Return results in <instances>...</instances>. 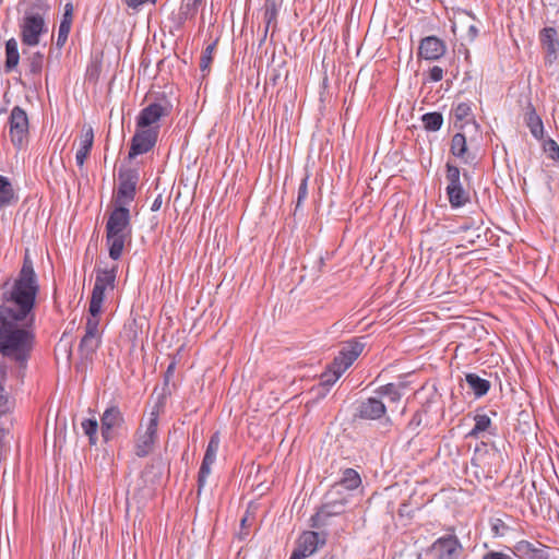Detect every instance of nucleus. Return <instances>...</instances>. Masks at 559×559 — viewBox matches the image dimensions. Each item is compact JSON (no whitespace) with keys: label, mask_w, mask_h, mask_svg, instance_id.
Listing matches in <instances>:
<instances>
[{"label":"nucleus","mask_w":559,"mask_h":559,"mask_svg":"<svg viewBox=\"0 0 559 559\" xmlns=\"http://www.w3.org/2000/svg\"><path fill=\"white\" fill-rule=\"evenodd\" d=\"M290 559H304L301 556H299V554H296L295 551L293 552Z\"/></svg>","instance_id":"5fc2aeb1"},{"label":"nucleus","mask_w":559,"mask_h":559,"mask_svg":"<svg viewBox=\"0 0 559 559\" xmlns=\"http://www.w3.org/2000/svg\"><path fill=\"white\" fill-rule=\"evenodd\" d=\"M483 559H512V556L509 554H504V552L490 551V552H487L483 557Z\"/></svg>","instance_id":"37998d69"},{"label":"nucleus","mask_w":559,"mask_h":559,"mask_svg":"<svg viewBox=\"0 0 559 559\" xmlns=\"http://www.w3.org/2000/svg\"><path fill=\"white\" fill-rule=\"evenodd\" d=\"M45 21L38 14H32L24 17L22 24V41L28 46H35L39 43V36L45 32Z\"/></svg>","instance_id":"f8f14e48"},{"label":"nucleus","mask_w":559,"mask_h":559,"mask_svg":"<svg viewBox=\"0 0 559 559\" xmlns=\"http://www.w3.org/2000/svg\"><path fill=\"white\" fill-rule=\"evenodd\" d=\"M425 129L429 131H437L441 128L443 118L439 112H429L423 116Z\"/></svg>","instance_id":"72a5a7b5"},{"label":"nucleus","mask_w":559,"mask_h":559,"mask_svg":"<svg viewBox=\"0 0 559 559\" xmlns=\"http://www.w3.org/2000/svg\"><path fill=\"white\" fill-rule=\"evenodd\" d=\"M490 426V418L487 415L475 416V427L469 432V436L476 437L479 432L485 431Z\"/></svg>","instance_id":"e433bc0d"},{"label":"nucleus","mask_w":559,"mask_h":559,"mask_svg":"<svg viewBox=\"0 0 559 559\" xmlns=\"http://www.w3.org/2000/svg\"><path fill=\"white\" fill-rule=\"evenodd\" d=\"M138 177L134 174L120 176V183L118 189L117 202L119 206H124L133 200L135 194V187Z\"/></svg>","instance_id":"6ab92c4d"},{"label":"nucleus","mask_w":559,"mask_h":559,"mask_svg":"<svg viewBox=\"0 0 559 559\" xmlns=\"http://www.w3.org/2000/svg\"><path fill=\"white\" fill-rule=\"evenodd\" d=\"M545 151L552 159L559 160V146L554 140H548L546 142Z\"/></svg>","instance_id":"79ce46f5"},{"label":"nucleus","mask_w":559,"mask_h":559,"mask_svg":"<svg viewBox=\"0 0 559 559\" xmlns=\"http://www.w3.org/2000/svg\"><path fill=\"white\" fill-rule=\"evenodd\" d=\"M540 40L548 53L555 55L559 48L557 32L552 27H546L542 31Z\"/></svg>","instance_id":"393cba45"},{"label":"nucleus","mask_w":559,"mask_h":559,"mask_svg":"<svg viewBox=\"0 0 559 559\" xmlns=\"http://www.w3.org/2000/svg\"><path fill=\"white\" fill-rule=\"evenodd\" d=\"M478 35V29L475 25H471L467 29V36L469 40H474Z\"/></svg>","instance_id":"49530a36"},{"label":"nucleus","mask_w":559,"mask_h":559,"mask_svg":"<svg viewBox=\"0 0 559 559\" xmlns=\"http://www.w3.org/2000/svg\"><path fill=\"white\" fill-rule=\"evenodd\" d=\"M307 194H308V176H306L299 185L298 197H297V202H296V210L300 207L302 201L307 198Z\"/></svg>","instance_id":"ea45409f"},{"label":"nucleus","mask_w":559,"mask_h":559,"mask_svg":"<svg viewBox=\"0 0 559 559\" xmlns=\"http://www.w3.org/2000/svg\"><path fill=\"white\" fill-rule=\"evenodd\" d=\"M445 52L442 40L435 36H428L420 41L419 56L426 60H437Z\"/></svg>","instance_id":"f3484780"},{"label":"nucleus","mask_w":559,"mask_h":559,"mask_svg":"<svg viewBox=\"0 0 559 559\" xmlns=\"http://www.w3.org/2000/svg\"><path fill=\"white\" fill-rule=\"evenodd\" d=\"M527 126L535 138L539 139L543 135V122L535 112L528 115Z\"/></svg>","instance_id":"c9c22d12"},{"label":"nucleus","mask_w":559,"mask_h":559,"mask_svg":"<svg viewBox=\"0 0 559 559\" xmlns=\"http://www.w3.org/2000/svg\"><path fill=\"white\" fill-rule=\"evenodd\" d=\"M162 409L163 402L159 401L152 408L147 420L141 424L135 442V454L138 456H146L153 451L157 440V425Z\"/></svg>","instance_id":"7ed1b4c3"},{"label":"nucleus","mask_w":559,"mask_h":559,"mask_svg":"<svg viewBox=\"0 0 559 559\" xmlns=\"http://www.w3.org/2000/svg\"><path fill=\"white\" fill-rule=\"evenodd\" d=\"M102 435L106 441L111 438V431L121 427L123 424V416L120 409L116 406L109 407L102 416Z\"/></svg>","instance_id":"a211bd4d"},{"label":"nucleus","mask_w":559,"mask_h":559,"mask_svg":"<svg viewBox=\"0 0 559 559\" xmlns=\"http://www.w3.org/2000/svg\"><path fill=\"white\" fill-rule=\"evenodd\" d=\"M337 379H335V374H334V371L332 370V374L328 373V374H324L323 376V383L324 384H332L336 381Z\"/></svg>","instance_id":"09e8293b"},{"label":"nucleus","mask_w":559,"mask_h":559,"mask_svg":"<svg viewBox=\"0 0 559 559\" xmlns=\"http://www.w3.org/2000/svg\"><path fill=\"white\" fill-rule=\"evenodd\" d=\"M162 203H163V198H162V195L159 194V195L154 200V202H153V204H152V206H151V210H152L153 212L158 211V210L160 209V206H162Z\"/></svg>","instance_id":"de8ad7c7"},{"label":"nucleus","mask_w":559,"mask_h":559,"mask_svg":"<svg viewBox=\"0 0 559 559\" xmlns=\"http://www.w3.org/2000/svg\"><path fill=\"white\" fill-rule=\"evenodd\" d=\"M10 136L12 143L17 147H21L28 136L27 115L17 106L12 109L10 115Z\"/></svg>","instance_id":"423d86ee"},{"label":"nucleus","mask_w":559,"mask_h":559,"mask_svg":"<svg viewBox=\"0 0 559 559\" xmlns=\"http://www.w3.org/2000/svg\"><path fill=\"white\" fill-rule=\"evenodd\" d=\"M117 269V265H114L111 269H99L96 271L95 285L88 308L91 314H99L102 312L105 292L115 289Z\"/></svg>","instance_id":"20e7f679"},{"label":"nucleus","mask_w":559,"mask_h":559,"mask_svg":"<svg viewBox=\"0 0 559 559\" xmlns=\"http://www.w3.org/2000/svg\"><path fill=\"white\" fill-rule=\"evenodd\" d=\"M447 179L449 183H459L460 180V169L456 166L451 164H447Z\"/></svg>","instance_id":"a19ab883"},{"label":"nucleus","mask_w":559,"mask_h":559,"mask_svg":"<svg viewBox=\"0 0 559 559\" xmlns=\"http://www.w3.org/2000/svg\"><path fill=\"white\" fill-rule=\"evenodd\" d=\"M201 19H202L203 22H205V14H204V12H202Z\"/></svg>","instance_id":"6e6d98bb"},{"label":"nucleus","mask_w":559,"mask_h":559,"mask_svg":"<svg viewBox=\"0 0 559 559\" xmlns=\"http://www.w3.org/2000/svg\"><path fill=\"white\" fill-rule=\"evenodd\" d=\"M202 1L203 0H182L179 11V19L187 20L189 17H192L197 13L198 8L202 3Z\"/></svg>","instance_id":"473e14b6"},{"label":"nucleus","mask_w":559,"mask_h":559,"mask_svg":"<svg viewBox=\"0 0 559 559\" xmlns=\"http://www.w3.org/2000/svg\"><path fill=\"white\" fill-rule=\"evenodd\" d=\"M447 192L449 195V201L453 207L462 206L469 201V194L463 189L461 182L449 183L447 187Z\"/></svg>","instance_id":"5701e85b"},{"label":"nucleus","mask_w":559,"mask_h":559,"mask_svg":"<svg viewBox=\"0 0 559 559\" xmlns=\"http://www.w3.org/2000/svg\"><path fill=\"white\" fill-rule=\"evenodd\" d=\"M158 136L157 128H138L133 135L129 158L148 152L156 143Z\"/></svg>","instance_id":"0eeeda50"},{"label":"nucleus","mask_w":559,"mask_h":559,"mask_svg":"<svg viewBox=\"0 0 559 559\" xmlns=\"http://www.w3.org/2000/svg\"><path fill=\"white\" fill-rule=\"evenodd\" d=\"M5 53H7L5 67L8 70H12L17 66L19 59H20L19 50H17V43L14 39H10L7 41Z\"/></svg>","instance_id":"c756f323"},{"label":"nucleus","mask_w":559,"mask_h":559,"mask_svg":"<svg viewBox=\"0 0 559 559\" xmlns=\"http://www.w3.org/2000/svg\"><path fill=\"white\" fill-rule=\"evenodd\" d=\"M174 368H175V364L171 362L168 368H167V371H166V380L169 378V376L173 373L174 371Z\"/></svg>","instance_id":"603ef678"},{"label":"nucleus","mask_w":559,"mask_h":559,"mask_svg":"<svg viewBox=\"0 0 559 559\" xmlns=\"http://www.w3.org/2000/svg\"><path fill=\"white\" fill-rule=\"evenodd\" d=\"M451 152L454 156H457L465 162L468 160V156H466L467 153V145H466V139L462 133H456L453 135L451 141Z\"/></svg>","instance_id":"c85d7f7f"},{"label":"nucleus","mask_w":559,"mask_h":559,"mask_svg":"<svg viewBox=\"0 0 559 559\" xmlns=\"http://www.w3.org/2000/svg\"><path fill=\"white\" fill-rule=\"evenodd\" d=\"M361 483L359 474L353 469L347 468L343 472V476L338 483H336L334 486H338V490L344 487L347 490H354L356 489Z\"/></svg>","instance_id":"a878e982"},{"label":"nucleus","mask_w":559,"mask_h":559,"mask_svg":"<svg viewBox=\"0 0 559 559\" xmlns=\"http://www.w3.org/2000/svg\"><path fill=\"white\" fill-rule=\"evenodd\" d=\"M443 72L439 67H433L430 71V78L432 81L438 82L442 79Z\"/></svg>","instance_id":"a18cd8bd"},{"label":"nucleus","mask_w":559,"mask_h":559,"mask_svg":"<svg viewBox=\"0 0 559 559\" xmlns=\"http://www.w3.org/2000/svg\"><path fill=\"white\" fill-rule=\"evenodd\" d=\"M364 349V345L359 342L349 343L345 346L335 357L333 361V371L335 374V379H338L343 372L347 370L352 366V364L358 358Z\"/></svg>","instance_id":"9d476101"},{"label":"nucleus","mask_w":559,"mask_h":559,"mask_svg":"<svg viewBox=\"0 0 559 559\" xmlns=\"http://www.w3.org/2000/svg\"><path fill=\"white\" fill-rule=\"evenodd\" d=\"M248 522H249V516L246 515L241 519V526L242 527H246L248 525Z\"/></svg>","instance_id":"864d4df0"},{"label":"nucleus","mask_w":559,"mask_h":559,"mask_svg":"<svg viewBox=\"0 0 559 559\" xmlns=\"http://www.w3.org/2000/svg\"><path fill=\"white\" fill-rule=\"evenodd\" d=\"M94 142V131L91 126H83L81 138H80V147L75 155L76 164L82 167L87 158L90 151L93 146Z\"/></svg>","instance_id":"412c9836"},{"label":"nucleus","mask_w":559,"mask_h":559,"mask_svg":"<svg viewBox=\"0 0 559 559\" xmlns=\"http://www.w3.org/2000/svg\"><path fill=\"white\" fill-rule=\"evenodd\" d=\"M130 236V213L126 206L116 207L106 224V241L109 257L118 260L123 251L124 242Z\"/></svg>","instance_id":"f03ea898"},{"label":"nucleus","mask_w":559,"mask_h":559,"mask_svg":"<svg viewBox=\"0 0 559 559\" xmlns=\"http://www.w3.org/2000/svg\"><path fill=\"white\" fill-rule=\"evenodd\" d=\"M385 414V406L382 401L370 397L359 405V417L364 419L374 420L381 418Z\"/></svg>","instance_id":"aec40b11"},{"label":"nucleus","mask_w":559,"mask_h":559,"mask_svg":"<svg viewBox=\"0 0 559 559\" xmlns=\"http://www.w3.org/2000/svg\"><path fill=\"white\" fill-rule=\"evenodd\" d=\"M318 544L319 534L316 532H306L300 536L298 546L294 551L299 554L302 558H306L317 551Z\"/></svg>","instance_id":"4be33fe9"},{"label":"nucleus","mask_w":559,"mask_h":559,"mask_svg":"<svg viewBox=\"0 0 559 559\" xmlns=\"http://www.w3.org/2000/svg\"><path fill=\"white\" fill-rule=\"evenodd\" d=\"M364 349V345L359 342L349 343L345 346L335 357L333 361V371L335 374V379H338L343 372L347 370L352 366V364L358 358Z\"/></svg>","instance_id":"1a4fd4ad"},{"label":"nucleus","mask_w":559,"mask_h":559,"mask_svg":"<svg viewBox=\"0 0 559 559\" xmlns=\"http://www.w3.org/2000/svg\"><path fill=\"white\" fill-rule=\"evenodd\" d=\"M38 290L37 275L26 252L22 269L0 306V353L19 368H25L33 348V309Z\"/></svg>","instance_id":"f257e3e1"},{"label":"nucleus","mask_w":559,"mask_h":559,"mask_svg":"<svg viewBox=\"0 0 559 559\" xmlns=\"http://www.w3.org/2000/svg\"><path fill=\"white\" fill-rule=\"evenodd\" d=\"M214 49L215 44L209 45L201 57L200 68L203 72L210 69V64L212 62V53Z\"/></svg>","instance_id":"4c0bfd02"},{"label":"nucleus","mask_w":559,"mask_h":559,"mask_svg":"<svg viewBox=\"0 0 559 559\" xmlns=\"http://www.w3.org/2000/svg\"><path fill=\"white\" fill-rule=\"evenodd\" d=\"M219 447L218 433H214L207 444L205 455L199 472V492L205 486L206 478L211 474V466L216 460V454Z\"/></svg>","instance_id":"ddd939ff"},{"label":"nucleus","mask_w":559,"mask_h":559,"mask_svg":"<svg viewBox=\"0 0 559 559\" xmlns=\"http://www.w3.org/2000/svg\"><path fill=\"white\" fill-rule=\"evenodd\" d=\"M281 4L278 0H265V23L266 28L265 32L273 25H276V16H277V7Z\"/></svg>","instance_id":"7c9ffc66"},{"label":"nucleus","mask_w":559,"mask_h":559,"mask_svg":"<svg viewBox=\"0 0 559 559\" xmlns=\"http://www.w3.org/2000/svg\"><path fill=\"white\" fill-rule=\"evenodd\" d=\"M341 493L338 491V486H333L332 489L325 496V502L322 504L320 511L318 512L319 516H333L341 514L344 511V506L346 503L345 498H337Z\"/></svg>","instance_id":"2eb2a0df"},{"label":"nucleus","mask_w":559,"mask_h":559,"mask_svg":"<svg viewBox=\"0 0 559 559\" xmlns=\"http://www.w3.org/2000/svg\"><path fill=\"white\" fill-rule=\"evenodd\" d=\"M169 115V106L154 103L143 108L138 117V128H157L159 130L158 121Z\"/></svg>","instance_id":"9b49d317"},{"label":"nucleus","mask_w":559,"mask_h":559,"mask_svg":"<svg viewBox=\"0 0 559 559\" xmlns=\"http://www.w3.org/2000/svg\"><path fill=\"white\" fill-rule=\"evenodd\" d=\"M380 393L388 395L390 397V401H392V402H397L401 399L400 392L397 391L395 385L392 383H389V384L382 386L380 390Z\"/></svg>","instance_id":"58836bf2"},{"label":"nucleus","mask_w":559,"mask_h":559,"mask_svg":"<svg viewBox=\"0 0 559 559\" xmlns=\"http://www.w3.org/2000/svg\"><path fill=\"white\" fill-rule=\"evenodd\" d=\"M40 67H41V56H38V61H34V62L32 63V70H33L34 72H37V71H39V70H40Z\"/></svg>","instance_id":"3c124183"},{"label":"nucleus","mask_w":559,"mask_h":559,"mask_svg":"<svg viewBox=\"0 0 559 559\" xmlns=\"http://www.w3.org/2000/svg\"><path fill=\"white\" fill-rule=\"evenodd\" d=\"M14 198V192L10 181L0 176V207L5 206L11 203Z\"/></svg>","instance_id":"2f4dec72"},{"label":"nucleus","mask_w":559,"mask_h":559,"mask_svg":"<svg viewBox=\"0 0 559 559\" xmlns=\"http://www.w3.org/2000/svg\"><path fill=\"white\" fill-rule=\"evenodd\" d=\"M514 555L521 559H549L548 548L542 544H534L521 540L514 547Z\"/></svg>","instance_id":"dca6fc26"},{"label":"nucleus","mask_w":559,"mask_h":559,"mask_svg":"<svg viewBox=\"0 0 559 559\" xmlns=\"http://www.w3.org/2000/svg\"><path fill=\"white\" fill-rule=\"evenodd\" d=\"M506 528L504 523L501 520H496L491 525V531L495 536H501L503 534V530Z\"/></svg>","instance_id":"c03bdc74"},{"label":"nucleus","mask_w":559,"mask_h":559,"mask_svg":"<svg viewBox=\"0 0 559 559\" xmlns=\"http://www.w3.org/2000/svg\"><path fill=\"white\" fill-rule=\"evenodd\" d=\"M72 14H73V7H72V4L68 3L64 8L63 17H62V21L59 26L58 38H57L58 47H62L68 39V35L70 33V28H71V24H72Z\"/></svg>","instance_id":"b1692460"},{"label":"nucleus","mask_w":559,"mask_h":559,"mask_svg":"<svg viewBox=\"0 0 559 559\" xmlns=\"http://www.w3.org/2000/svg\"><path fill=\"white\" fill-rule=\"evenodd\" d=\"M465 379H466L467 384L474 391L476 396L485 395L490 388L489 381L481 379L480 377H478L475 373L466 374Z\"/></svg>","instance_id":"bb28decb"},{"label":"nucleus","mask_w":559,"mask_h":559,"mask_svg":"<svg viewBox=\"0 0 559 559\" xmlns=\"http://www.w3.org/2000/svg\"><path fill=\"white\" fill-rule=\"evenodd\" d=\"M461 544L454 536L439 538L430 548L438 559H457Z\"/></svg>","instance_id":"4468645a"},{"label":"nucleus","mask_w":559,"mask_h":559,"mask_svg":"<svg viewBox=\"0 0 559 559\" xmlns=\"http://www.w3.org/2000/svg\"><path fill=\"white\" fill-rule=\"evenodd\" d=\"M127 5L133 9H136L141 4L145 2V0H124Z\"/></svg>","instance_id":"8fccbe9b"},{"label":"nucleus","mask_w":559,"mask_h":559,"mask_svg":"<svg viewBox=\"0 0 559 559\" xmlns=\"http://www.w3.org/2000/svg\"><path fill=\"white\" fill-rule=\"evenodd\" d=\"M84 433L88 437L91 444H96L98 423L96 419H85L81 424Z\"/></svg>","instance_id":"f704fd0d"},{"label":"nucleus","mask_w":559,"mask_h":559,"mask_svg":"<svg viewBox=\"0 0 559 559\" xmlns=\"http://www.w3.org/2000/svg\"><path fill=\"white\" fill-rule=\"evenodd\" d=\"M453 112L456 127L463 128L465 123L473 120L471 106L466 103L457 104Z\"/></svg>","instance_id":"cd10ccee"},{"label":"nucleus","mask_w":559,"mask_h":559,"mask_svg":"<svg viewBox=\"0 0 559 559\" xmlns=\"http://www.w3.org/2000/svg\"><path fill=\"white\" fill-rule=\"evenodd\" d=\"M364 349V345L359 342L349 343L345 346L335 357L333 361V371L335 374V379H338L343 372L347 370L352 366V364L358 358Z\"/></svg>","instance_id":"6e6552de"},{"label":"nucleus","mask_w":559,"mask_h":559,"mask_svg":"<svg viewBox=\"0 0 559 559\" xmlns=\"http://www.w3.org/2000/svg\"><path fill=\"white\" fill-rule=\"evenodd\" d=\"M102 342L99 329V314H91L86 319L85 333L80 342L79 349L83 357L90 358L97 350Z\"/></svg>","instance_id":"39448f33"}]
</instances>
